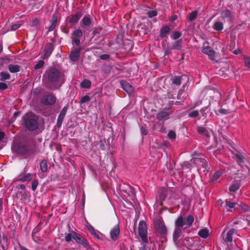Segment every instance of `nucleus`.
I'll use <instances>...</instances> for the list:
<instances>
[{"mask_svg": "<svg viewBox=\"0 0 250 250\" xmlns=\"http://www.w3.org/2000/svg\"><path fill=\"white\" fill-rule=\"evenodd\" d=\"M48 79L50 83L55 84V87L60 86L64 82L63 76L56 69L50 70L48 75Z\"/></svg>", "mask_w": 250, "mask_h": 250, "instance_id": "nucleus-1", "label": "nucleus"}, {"mask_svg": "<svg viewBox=\"0 0 250 250\" xmlns=\"http://www.w3.org/2000/svg\"><path fill=\"white\" fill-rule=\"evenodd\" d=\"M24 125L29 130H34L38 126L36 117L32 113L26 114L24 117Z\"/></svg>", "mask_w": 250, "mask_h": 250, "instance_id": "nucleus-2", "label": "nucleus"}, {"mask_svg": "<svg viewBox=\"0 0 250 250\" xmlns=\"http://www.w3.org/2000/svg\"><path fill=\"white\" fill-rule=\"evenodd\" d=\"M139 234L143 241L145 243L148 242L147 236V226L144 221H141L138 226Z\"/></svg>", "mask_w": 250, "mask_h": 250, "instance_id": "nucleus-3", "label": "nucleus"}, {"mask_svg": "<svg viewBox=\"0 0 250 250\" xmlns=\"http://www.w3.org/2000/svg\"><path fill=\"white\" fill-rule=\"evenodd\" d=\"M182 218H177L175 222V228L173 233V239L177 240L182 234L181 228L183 227Z\"/></svg>", "mask_w": 250, "mask_h": 250, "instance_id": "nucleus-4", "label": "nucleus"}, {"mask_svg": "<svg viewBox=\"0 0 250 250\" xmlns=\"http://www.w3.org/2000/svg\"><path fill=\"white\" fill-rule=\"evenodd\" d=\"M34 150L26 146H19L17 149V153L24 158L33 154Z\"/></svg>", "mask_w": 250, "mask_h": 250, "instance_id": "nucleus-5", "label": "nucleus"}, {"mask_svg": "<svg viewBox=\"0 0 250 250\" xmlns=\"http://www.w3.org/2000/svg\"><path fill=\"white\" fill-rule=\"evenodd\" d=\"M83 33L80 29H75L72 34V42L77 46L80 45V40L83 37Z\"/></svg>", "mask_w": 250, "mask_h": 250, "instance_id": "nucleus-6", "label": "nucleus"}, {"mask_svg": "<svg viewBox=\"0 0 250 250\" xmlns=\"http://www.w3.org/2000/svg\"><path fill=\"white\" fill-rule=\"evenodd\" d=\"M172 111L168 108L159 112L156 117L159 120H167L169 118V115L172 113Z\"/></svg>", "mask_w": 250, "mask_h": 250, "instance_id": "nucleus-7", "label": "nucleus"}, {"mask_svg": "<svg viewBox=\"0 0 250 250\" xmlns=\"http://www.w3.org/2000/svg\"><path fill=\"white\" fill-rule=\"evenodd\" d=\"M82 14L78 13L74 15H72L68 17L66 20L72 26L76 25L82 17Z\"/></svg>", "mask_w": 250, "mask_h": 250, "instance_id": "nucleus-8", "label": "nucleus"}, {"mask_svg": "<svg viewBox=\"0 0 250 250\" xmlns=\"http://www.w3.org/2000/svg\"><path fill=\"white\" fill-rule=\"evenodd\" d=\"M182 218L183 226H185V228H189L194 221V217L192 215H188L186 218L183 216H180L178 218Z\"/></svg>", "mask_w": 250, "mask_h": 250, "instance_id": "nucleus-9", "label": "nucleus"}, {"mask_svg": "<svg viewBox=\"0 0 250 250\" xmlns=\"http://www.w3.org/2000/svg\"><path fill=\"white\" fill-rule=\"evenodd\" d=\"M91 24V20L88 15L85 16L80 22L81 27L84 29H88Z\"/></svg>", "mask_w": 250, "mask_h": 250, "instance_id": "nucleus-10", "label": "nucleus"}, {"mask_svg": "<svg viewBox=\"0 0 250 250\" xmlns=\"http://www.w3.org/2000/svg\"><path fill=\"white\" fill-rule=\"evenodd\" d=\"M56 97L54 96L48 94L45 96L42 100V103L45 105H52L56 102Z\"/></svg>", "mask_w": 250, "mask_h": 250, "instance_id": "nucleus-11", "label": "nucleus"}, {"mask_svg": "<svg viewBox=\"0 0 250 250\" xmlns=\"http://www.w3.org/2000/svg\"><path fill=\"white\" fill-rule=\"evenodd\" d=\"M120 233V228L119 226L118 225H116L114 228H113L110 232V235L111 239L113 240H116Z\"/></svg>", "mask_w": 250, "mask_h": 250, "instance_id": "nucleus-12", "label": "nucleus"}, {"mask_svg": "<svg viewBox=\"0 0 250 250\" xmlns=\"http://www.w3.org/2000/svg\"><path fill=\"white\" fill-rule=\"evenodd\" d=\"M73 239L76 241L77 243L81 244L83 247H86L87 246L86 241L82 237L80 234L75 232L73 233Z\"/></svg>", "mask_w": 250, "mask_h": 250, "instance_id": "nucleus-13", "label": "nucleus"}, {"mask_svg": "<svg viewBox=\"0 0 250 250\" xmlns=\"http://www.w3.org/2000/svg\"><path fill=\"white\" fill-rule=\"evenodd\" d=\"M202 52L207 55L210 59L214 60L215 52L211 47L208 46L204 47L202 50Z\"/></svg>", "mask_w": 250, "mask_h": 250, "instance_id": "nucleus-14", "label": "nucleus"}, {"mask_svg": "<svg viewBox=\"0 0 250 250\" xmlns=\"http://www.w3.org/2000/svg\"><path fill=\"white\" fill-rule=\"evenodd\" d=\"M156 229L157 231L162 234H166L167 228L164 224L160 221H157L156 223Z\"/></svg>", "mask_w": 250, "mask_h": 250, "instance_id": "nucleus-15", "label": "nucleus"}, {"mask_svg": "<svg viewBox=\"0 0 250 250\" xmlns=\"http://www.w3.org/2000/svg\"><path fill=\"white\" fill-rule=\"evenodd\" d=\"M235 229L234 228L230 229L227 233L226 235L223 236V239L226 243L231 242L232 241V235L235 233Z\"/></svg>", "mask_w": 250, "mask_h": 250, "instance_id": "nucleus-16", "label": "nucleus"}, {"mask_svg": "<svg viewBox=\"0 0 250 250\" xmlns=\"http://www.w3.org/2000/svg\"><path fill=\"white\" fill-rule=\"evenodd\" d=\"M67 110V107L66 106L64 107L61 110V113L59 114L58 118L57 125L58 126H60L61 125L62 122L64 119V118L65 116Z\"/></svg>", "mask_w": 250, "mask_h": 250, "instance_id": "nucleus-17", "label": "nucleus"}, {"mask_svg": "<svg viewBox=\"0 0 250 250\" xmlns=\"http://www.w3.org/2000/svg\"><path fill=\"white\" fill-rule=\"evenodd\" d=\"M122 87L128 93L131 94L133 92V87L128 83L123 82L121 83Z\"/></svg>", "mask_w": 250, "mask_h": 250, "instance_id": "nucleus-18", "label": "nucleus"}, {"mask_svg": "<svg viewBox=\"0 0 250 250\" xmlns=\"http://www.w3.org/2000/svg\"><path fill=\"white\" fill-rule=\"evenodd\" d=\"M81 48H78L72 51L70 55V58L73 62L76 61L79 58Z\"/></svg>", "mask_w": 250, "mask_h": 250, "instance_id": "nucleus-19", "label": "nucleus"}, {"mask_svg": "<svg viewBox=\"0 0 250 250\" xmlns=\"http://www.w3.org/2000/svg\"><path fill=\"white\" fill-rule=\"evenodd\" d=\"M241 180H236L229 187V190L231 192H235L240 188L241 186Z\"/></svg>", "mask_w": 250, "mask_h": 250, "instance_id": "nucleus-20", "label": "nucleus"}, {"mask_svg": "<svg viewBox=\"0 0 250 250\" xmlns=\"http://www.w3.org/2000/svg\"><path fill=\"white\" fill-rule=\"evenodd\" d=\"M57 24V17L55 15L52 16V20L50 21V26L48 29V32L53 31L56 27Z\"/></svg>", "mask_w": 250, "mask_h": 250, "instance_id": "nucleus-21", "label": "nucleus"}, {"mask_svg": "<svg viewBox=\"0 0 250 250\" xmlns=\"http://www.w3.org/2000/svg\"><path fill=\"white\" fill-rule=\"evenodd\" d=\"M32 175L30 173H21L19 176V180L23 182L29 181L32 179Z\"/></svg>", "mask_w": 250, "mask_h": 250, "instance_id": "nucleus-22", "label": "nucleus"}, {"mask_svg": "<svg viewBox=\"0 0 250 250\" xmlns=\"http://www.w3.org/2000/svg\"><path fill=\"white\" fill-rule=\"evenodd\" d=\"M212 27L216 31H221L224 29V24L221 21H214Z\"/></svg>", "mask_w": 250, "mask_h": 250, "instance_id": "nucleus-23", "label": "nucleus"}, {"mask_svg": "<svg viewBox=\"0 0 250 250\" xmlns=\"http://www.w3.org/2000/svg\"><path fill=\"white\" fill-rule=\"evenodd\" d=\"M53 50V46L49 44L47 47H46L43 50V54L42 55V58H47L51 54Z\"/></svg>", "mask_w": 250, "mask_h": 250, "instance_id": "nucleus-24", "label": "nucleus"}, {"mask_svg": "<svg viewBox=\"0 0 250 250\" xmlns=\"http://www.w3.org/2000/svg\"><path fill=\"white\" fill-rule=\"evenodd\" d=\"M20 66L18 64H9L8 70L12 73H17L20 71Z\"/></svg>", "mask_w": 250, "mask_h": 250, "instance_id": "nucleus-25", "label": "nucleus"}, {"mask_svg": "<svg viewBox=\"0 0 250 250\" xmlns=\"http://www.w3.org/2000/svg\"><path fill=\"white\" fill-rule=\"evenodd\" d=\"M231 16V12L228 9L223 10L221 13V18L223 20H225L226 19H230Z\"/></svg>", "mask_w": 250, "mask_h": 250, "instance_id": "nucleus-26", "label": "nucleus"}, {"mask_svg": "<svg viewBox=\"0 0 250 250\" xmlns=\"http://www.w3.org/2000/svg\"><path fill=\"white\" fill-rule=\"evenodd\" d=\"M170 28L168 26H164L160 30V36L161 38L165 37L170 31Z\"/></svg>", "mask_w": 250, "mask_h": 250, "instance_id": "nucleus-27", "label": "nucleus"}, {"mask_svg": "<svg viewBox=\"0 0 250 250\" xmlns=\"http://www.w3.org/2000/svg\"><path fill=\"white\" fill-rule=\"evenodd\" d=\"M171 84L176 86H179L181 84V77L176 76L171 79Z\"/></svg>", "mask_w": 250, "mask_h": 250, "instance_id": "nucleus-28", "label": "nucleus"}, {"mask_svg": "<svg viewBox=\"0 0 250 250\" xmlns=\"http://www.w3.org/2000/svg\"><path fill=\"white\" fill-rule=\"evenodd\" d=\"M198 234L201 237L206 238L209 235V230L206 228L203 229L199 231Z\"/></svg>", "mask_w": 250, "mask_h": 250, "instance_id": "nucleus-29", "label": "nucleus"}, {"mask_svg": "<svg viewBox=\"0 0 250 250\" xmlns=\"http://www.w3.org/2000/svg\"><path fill=\"white\" fill-rule=\"evenodd\" d=\"M197 132L201 134V135H204L206 137H209V134L207 130H206L204 127H198L197 128Z\"/></svg>", "mask_w": 250, "mask_h": 250, "instance_id": "nucleus-30", "label": "nucleus"}, {"mask_svg": "<svg viewBox=\"0 0 250 250\" xmlns=\"http://www.w3.org/2000/svg\"><path fill=\"white\" fill-rule=\"evenodd\" d=\"M87 228L88 230L93 236H94L98 239H100L99 235L96 232L95 230L92 226H91L90 225H87Z\"/></svg>", "mask_w": 250, "mask_h": 250, "instance_id": "nucleus-31", "label": "nucleus"}, {"mask_svg": "<svg viewBox=\"0 0 250 250\" xmlns=\"http://www.w3.org/2000/svg\"><path fill=\"white\" fill-rule=\"evenodd\" d=\"M91 85V82L88 80H84L81 83V87L82 88H89Z\"/></svg>", "mask_w": 250, "mask_h": 250, "instance_id": "nucleus-32", "label": "nucleus"}, {"mask_svg": "<svg viewBox=\"0 0 250 250\" xmlns=\"http://www.w3.org/2000/svg\"><path fill=\"white\" fill-rule=\"evenodd\" d=\"M40 169L42 172H45L47 169V163L46 160H42L40 163Z\"/></svg>", "mask_w": 250, "mask_h": 250, "instance_id": "nucleus-33", "label": "nucleus"}, {"mask_svg": "<svg viewBox=\"0 0 250 250\" xmlns=\"http://www.w3.org/2000/svg\"><path fill=\"white\" fill-rule=\"evenodd\" d=\"M234 158L237 161L238 163L240 165L243 161V156L239 152L236 153L234 154Z\"/></svg>", "mask_w": 250, "mask_h": 250, "instance_id": "nucleus-34", "label": "nucleus"}, {"mask_svg": "<svg viewBox=\"0 0 250 250\" xmlns=\"http://www.w3.org/2000/svg\"><path fill=\"white\" fill-rule=\"evenodd\" d=\"M10 75L9 73L4 72H1L0 73V80L1 81L8 80L10 79Z\"/></svg>", "mask_w": 250, "mask_h": 250, "instance_id": "nucleus-35", "label": "nucleus"}, {"mask_svg": "<svg viewBox=\"0 0 250 250\" xmlns=\"http://www.w3.org/2000/svg\"><path fill=\"white\" fill-rule=\"evenodd\" d=\"M182 46V41L180 40L177 41L173 44L172 49L178 50L181 48Z\"/></svg>", "mask_w": 250, "mask_h": 250, "instance_id": "nucleus-36", "label": "nucleus"}, {"mask_svg": "<svg viewBox=\"0 0 250 250\" xmlns=\"http://www.w3.org/2000/svg\"><path fill=\"white\" fill-rule=\"evenodd\" d=\"M73 233H75V231H71L70 232L66 234L65 237V241L69 242L73 238Z\"/></svg>", "mask_w": 250, "mask_h": 250, "instance_id": "nucleus-37", "label": "nucleus"}, {"mask_svg": "<svg viewBox=\"0 0 250 250\" xmlns=\"http://www.w3.org/2000/svg\"><path fill=\"white\" fill-rule=\"evenodd\" d=\"M222 172L219 171H216L213 175L211 181H215L218 179L222 175Z\"/></svg>", "mask_w": 250, "mask_h": 250, "instance_id": "nucleus-38", "label": "nucleus"}, {"mask_svg": "<svg viewBox=\"0 0 250 250\" xmlns=\"http://www.w3.org/2000/svg\"><path fill=\"white\" fill-rule=\"evenodd\" d=\"M226 207H228L230 208H232L235 207L237 204L235 202H231L229 201H226Z\"/></svg>", "mask_w": 250, "mask_h": 250, "instance_id": "nucleus-39", "label": "nucleus"}, {"mask_svg": "<svg viewBox=\"0 0 250 250\" xmlns=\"http://www.w3.org/2000/svg\"><path fill=\"white\" fill-rule=\"evenodd\" d=\"M90 97L87 95H85V96L83 97L81 99L80 102L81 104H83V103H85L86 102H89V101H90Z\"/></svg>", "mask_w": 250, "mask_h": 250, "instance_id": "nucleus-40", "label": "nucleus"}, {"mask_svg": "<svg viewBox=\"0 0 250 250\" xmlns=\"http://www.w3.org/2000/svg\"><path fill=\"white\" fill-rule=\"evenodd\" d=\"M197 15V12L196 11H194L190 13V16H189V20L190 21H192L194 20L196 18Z\"/></svg>", "mask_w": 250, "mask_h": 250, "instance_id": "nucleus-41", "label": "nucleus"}, {"mask_svg": "<svg viewBox=\"0 0 250 250\" xmlns=\"http://www.w3.org/2000/svg\"><path fill=\"white\" fill-rule=\"evenodd\" d=\"M181 36V34L180 32L177 31H174L173 32L171 35V38L174 40H176L180 38Z\"/></svg>", "mask_w": 250, "mask_h": 250, "instance_id": "nucleus-42", "label": "nucleus"}, {"mask_svg": "<svg viewBox=\"0 0 250 250\" xmlns=\"http://www.w3.org/2000/svg\"><path fill=\"white\" fill-rule=\"evenodd\" d=\"M44 64V62L42 60L40 61L35 66V69H38L43 66Z\"/></svg>", "mask_w": 250, "mask_h": 250, "instance_id": "nucleus-43", "label": "nucleus"}, {"mask_svg": "<svg viewBox=\"0 0 250 250\" xmlns=\"http://www.w3.org/2000/svg\"><path fill=\"white\" fill-rule=\"evenodd\" d=\"M199 115V112L197 110H194L190 112L189 114V117H196Z\"/></svg>", "mask_w": 250, "mask_h": 250, "instance_id": "nucleus-44", "label": "nucleus"}, {"mask_svg": "<svg viewBox=\"0 0 250 250\" xmlns=\"http://www.w3.org/2000/svg\"><path fill=\"white\" fill-rule=\"evenodd\" d=\"M157 13L156 11H149L147 12V15L149 18H152L157 15Z\"/></svg>", "mask_w": 250, "mask_h": 250, "instance_id": "nucleus-45", "label": "nucleus"}, {"mask_svg": "<svg viewBox=\"0 0 250 250\" xmlns=\"http://www.w3.org/2000/svg\"><path fill=\"white\" fill-rule=\"evenodd\" d=\"M168 136L170 139H175L176 138V134L174 131L171 130L169 131Z\"/></svg>", "mask_w": 250, "mask_h": 250, "instance_id": "nucleus-46", "label": "nucleus"}, {"mask_svg": "<svg viewBox=\"0 0 250 250\" xmlns=\"http://www.w3.org/2000/svg\"><path fill=\"white\" fill-rule=\"evenodd\" d=\"M38 185V181L37 180H34L32 182V189L33 190H35Z\"/></svg>", "mask_w": 250, "mask_h": 250, "instance_id": "nucleus-47", "label": "nucleus"}, {"mask_svg": "<svg viewBox=\"0 0 250 250\" xmlns=\"http://www.w3.org/2000/svg\"><path fill=\"white\" fill-rule=\"evenodd\" d=\"M21 26V24H19V23L18 24H13V25H12L11 26V29L12 31L16 30V29H17L19 28H20Z\"/></svg>", "mask_w": 250, "mask_h": 250, "instance_id": "nucleus-48", "label": "nucleus"}, {"mask_svg": "<svg viewBox=\"0 0 250 250\" xmlns=\"http://www.w3.org/2000/svg\"><path fill=\"white\" fill-rule=\"evenodd\" d=\"M7 85L5 83L2 82L0 83V90H5L7 89Z\"/></svg>", "mask_w": 250, "mask_h": 250, "instance_id": "nucleus-49", "label": "nucleus"}, {"mask_svg": "<svg viewBox=\"0 0 250 250\" xmlns=\"http://www.w3.org/2000/svg\"><path fill=\"white\" fill-rule=\"evenodd\" d=\"M39 20L38 19H35L32 21L31 25L32 26H36L39 24Z\"/></svg>", "mask_w": 250, "mask_h": 250, "instance_id": "nucleus-50", "label": "nucleus"}, {"mask_svg": "<svg viewBox=\"0 0 250 250\" xmlns=\"http://www.w3.org/2000/svg\"><path fill=\"white\" fill-rule=\"evenodd\" d=\"M244 61H245V63L247 67H249L250 68V58L245 57Z\"/></svg>", "mask_w": 250, "mask_h": 250, "instance_id": "nucleus-51", "label": "nucleus"}, {"mask_svg": "<svg viewBox=\"0 0 250 250\" xmlns=\"http://www.w3.org/2000/svg\"><path fill=\"white\" fill-rule=\"evenodd\" d=\"M109 58V55L108 54H103L100 56L101 60H106Z\"/></svg>", "mask_w": 250, "mask_h": 250, "instance_id": "nucleus-52", "label": "nucleus"}, {"mask_svg": "<svg viewBox=\"0 0 250 250\" xmlns=\"http://www.w3.org/2000/svg\"><path fill=\"white\" fill-rule=\"evenodd\" d=\"M141 132L143 135H146L148 133L147 130L144 127L141 128Z\"/></svg>", "mask_w": 250, "mask_h": 250, "instance_id": "nucleus-53", "label": "nucleus"}, {"mask_svg": "<svg viewBox=\"0 0 250 250\" xmlns=\"http://www.w3.org/2000/svg\"><path fill=\"white\" fill-rule=\"evenodd\" d=\"M177 19V16L175 15H172L170 18V20L172 21H174Z\"/></svg>", "mask_w": 250, "mask_h": 250, "instance_id": "nucleus-54", "label": "nucleus"}, {"mask_svg": "<svg viewBox=\"0 0 250 250\" xmlns=\"http://www.w3.org/2000/svg\"><path fill=\"white\" fill-rule=\"evenodd\" d=\"M4 133L2 131H0V141H1L4 137Z\"/></svg>", "mask_w": 250, "mask_h": 250, "instance_id": "nucleus-55", "label": "nucleus"}, {"mask_svg": "<svg viewBox=\"0 0 250 250\" xmlns=\"http://www.w3.org/2000/svg\"><path fill=\"white\" fill-rule=\"evenodd\" d=\"M202 161L203 163H205V161L204 160H201L200 159H198V158H196L194 159V161L195 162V163H197L198 161Z\"/></svg>", "mask_w": 250, "mask_h": 250, "instance_id": "nucleus-56", "label": "nucleus"}, {"mask_svg": "<svg viewBox=\"0 0 250 250\" xmlns=\"http://www.w3.org/2000/svg\"><path fill=\"white\" fill-rule=\"evenodd\" d=\"M233 53L235 54H238L240 52V50L239 49L235 50L233 51Z\"/></svg>", "mask_w": 250, "mask_h": 250, "instance_id": "nucleus-57", "label": "nucleus"}, {"mask_svg": "<svg viewBox=\"0 0 250 250\" xmlns=\"http://www.w3.org/2000/svg\"><path fill=\"white\" fill-rule=\"evenodd\" d=\"M3 60L4 61H5V63H7V62H9V60L8 59H7L6 58H4Z\"/></svg>", "mask_w": 250, "mask_h": 250, "instance_id": "nucleus-58", "label": "nucleus"}, {"mask_svg": "<svg viewBox=\"0 0 250 250\" xmlns=\"http://www.w3.org/2000/svg\"><path fill=\"white\" fill-rule=\"evenodd\" d=\"M248 207L245 206V208H243V209L245 211H248Z\"/></svg>", "mask_w": 250, "mask_h": 250, "instance_id": "nucleus-59", "label": "nucleus"}, {"mask_svg": "<svg viewBox=\"0 0 250 250\" xmlns=\"http://www.w3.org/2000/svg\"><path fill=\"white\" fill-rule=\"evenodd\" d=\"M20 248L21 250H28L27 249L21 246Z\"/></svg>", "mask_w": 250, "mask_h": 250, "instance_id": "nucleus-60", "label": "nucleus"}, {"mask_svg": "<svg viewBox=\"0 0 250 250\" xmlns=\"http://www.w3.org/2000/svg\"><path fill=\"white\" fill-rule=\"evenodd\" d=\"M2 45L0 44V53H1V52L2 51Z\"/></svg>", "mask_w": 250, "mask_h": 250, "instance_id": "nucleus-61", "label": "nucleus"}, {"mask_svg": "<svg viewBox=\"0 0 250 250\" xmlns=\"http://www.w3.org/2000/svg\"><path fill=\"white\" fill-rule=\"evenodd\" d=\"M234 224L235 225L238 224V221H235V222H234Z\"/></svg>", "mask_w": 250, "mask_h": 250, "instance_id": "nucleus-62", "label": "nucleus"}]
</instances>
